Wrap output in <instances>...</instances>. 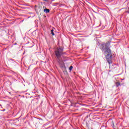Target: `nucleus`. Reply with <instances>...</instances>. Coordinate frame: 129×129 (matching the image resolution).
<instances>
[{
	"instance_id": "obj_1",
	"label": "nucleus",
	"mask_w": 129,
	"mask_h": 129,
	"mask_svg": "<svg viewBox=\"0 0 129 129\" xmlns=\"http://www.w3.org/2000/svg\"><path fill=\"white\" fill-rule=\"evenodd\" d=\"M110 42L109 41L106 43H102L101 44V49L105 55L107 61L109 65H110L112 61H111V58H112V55L111 54V50H110Z\"/></svg>"
},
{
	"instance_id": "obj_2",
	"label": "nucleus",
	"mask_w": 129,
	"mask_h": 129,
	"mask_svg": "<svg viewBox=\"0 0 129 129\" xmlns=\"http://www.w3.org/2000/svg\"><path fill=\"white\" fill-rule=\"evenodd\" d=\"M63 51H64V48L62 47L56 48L54 51V54L57 59V63L59 64L61 68L65 67V64L63 62V59H62V57H61L62 55H63Z\"/></svg>"
},
{
	"instance_id": "obj_3",
	"label": "nucleus",
	"mask_w": 129,
	"mask_h": 129,
	"mask_svg": "<svg viewBox=\"0 0 129 129\" xmlns=\"http://www.w3.org/2000/svg\"><path fill=\"white\" fill-rule=\"evenodd\" d=\"M44 12L46 13V14H48V13H50V10L48 9H45L44 10Z\"/></svg>"
},
{
	"instance_id": "obj_4",
	"label": "nucleus",
	"mask_w": 129,
	"mask_h": 129,
	"mask_svg": "<svg viewBox=\"0 0 129 129\" xmlns=\"http://www.w3.org/2000/svg\"><path fill=\"white\" fill-rule=\"evenodd\" d=\"M115 85H116V87H118V86H120V83L116 82L115 83Z\"/></svg>"
},
{
	"instance_id": "obj_5",
	"label": "nucleus",
	"mask_w": 129,
	"mask_h": 129,
	"mask_svg": "<svg viewBox=\"0 0 129 129\" xmlns=\"http://www.w3.org/2000/svg\"><path fill=\"white\" fill-rule=\"evenodd\" d=\"M51 35H52V36H54L55 35V34L54 33V30L53 29H52L51 30Z\"/></svg>"
},
{
	"instance_id": "obj_6",
	"label": "nucleus",
	"mask_w": 129,
	"mask_h": 129,
	"mask_svg": "<svg viewBox=\"0 0 129 129\" xmlns=\"http://www.w3.org/2000/svg\"><path fill=\"white\" fill-rule=\"evenodd\" d=\"M72 69H73V66H71L69 68V70H70V72H71V71H72Z\"/></svg>"
},
{
	"instance_id": "obj_7",
	"label": "nucleus",
	"mask_w": 129,
	"mask_h": 129,
	"mask_svg": "<svg viewBox=\"0 0 129 129\" xmlns=\"http://www.w3.org/2000/svg\"><path fill=\"white\" fill-rule=\"evenodd\" d=\"M44 2H48V0H43Z\"/></svg>"
},
{
	"instance_id": "obj_8",
	"label": "nucleus",
	"mask_w": 129,
	"mask_h": 129,
	"mask_svg": "<svg viewBox=\"0 0 129 129\" xmlns=\"http://www.w3.org/2000/svg\"><path fill=\"white\" fill-rule=\"evenodd\" d=\"M5 110H6L5 109L3 110V111H5Z\"/></svg>"
},
{
	"instance_id": "obj_9",
	"label": "nucleus",
	"mask_w": 129,
	"mask_h": 129,
	"mask_svg": "<svg viewBox=\"0 0 129 129\" xmlns=\"http://www.w3.org/2000/svg\"><path fill=\"white\" fill-rule=\"evenodd\" d=\"M15 45H17V43H15Z\"/></svg>"
}]
</instances>
